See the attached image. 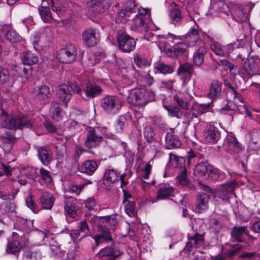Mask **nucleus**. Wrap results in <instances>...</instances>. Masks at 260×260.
<instances>
[{"label": "nucleus", "instance_id": "1", "mask_svg": "<svg viewBox=\"0 0 260 260\" xmlns=\"http://www.w3.org/2000/svg\"><path fill=\"white\" fill-rule=\"evenodd\" d=\"M169 98L178 105H167L165 102L168 99L164 100L163 107L167 110L170 116L180 119H187L189 117L190 113L187 110L189 109L190 104L187 98L181 93L171 95Z\"/></svg>", "mask_w": 260, "mask_h": 260}, {"label": "nucleus", "instance_id": "2", "mask_svg": "<svg viewBox=\"0 0 260 260\" xmlns=\"http://www.w3.org/2000/svg\"><path fill=\"white\" fill-rule=\"evenodd\" d=\"M3 111V116L2 118L1 125L6 128L11 129L30 128L32 126L31 120L24 115H8Z\"/></svg>", "mask_w": 260, "mask_h": 260}, {"label": "nucleus", "instance_id": "3", "mask_svg": "<svg viewBox=\"0 0 260 260\" xmlns=\"http://www.w3.org/2000/svg\"><path fill=\"white\" fill-rule=\"evenodd\" d=\"M153 91H146L143 88H134L130 90L127 96L128 102L139 107H144L148 103L154 100Z\"/></svg>", "mask_w": 260, "mask_h": 260}, {"label": "nucleus", "instance_id": "4", "mask_svg": "<svg viewBox=\"0 0 260 260\" xmlns=\"http://www.w3.org/2000/svg\"><path fill=\"white\" fill-rule=\"evenodd\" d=\"M94 219L99 223L98 230L100 233L99 234L93 237L96 246L99 243L104 241H109L112 240L110 232L109 229L106 228L107 224L114 225L116 221L110 216H94Z\"/></svg>", "mask_w": 260, "mask_h": 260}, {"label": "nucleus", "instance_id": "5", "mask_svg": "<svg viewBox=\"0 0 260 260\" xmlns=\"http://www.w3.org/2000/svg\"><path fill=\"white\" fill-rule=\"evenodd\" d=\"M151 22L150 10L149 9H139L138 14L134 19L133 27L134 30L140 32H146Z\"/></svg>", "mask_w": 260, "mask_h": 260}, {"label": "nucleus", "instance_id": "6", "mask_svg": "<svg viewBox=\"0 0 260 260\" xmlns=\"http://www.w3.org/2000/svg\"><path fill=\"white\" fill-rule=\"evenodd\" d=\"M100 106L103 111L109 114L117 113L122 107V102L119 97L107 95L100 101Z\"/></svg>", "mask_w": 260, "mask_h": 260}, {"label": "nucleus", "instance_id": "7", "mask_svg": "<svg viewBox=\"0 0 260 260\" xmlns=\"http://www.w3.org/2000/svg\"><path fill=\"white\" fill-rule=\"evenodd\" d=\"M204 235L196 232L192 236H188L185 246L181 251V254L188 256L193 248H198L205 244Z\"/></svg>", "mask_w": 260, "mask_h": 260}, {"label": "nucleus", "instance_id": "8", "mask_svg": "<svg viewBox=\"0 0 260 260\" xmlns=\"http://www.w3.org/2000/svg\"><path fill=\"white\" fill-rule=\"evenodd\" d=\"M76 55V47L74 45L70 44L58 51L57 57L61 62L69 63L75 60Z\"/></svg>", "mask_w": 260, "mask_h": 260}, {"label": "nucleus", "instance_id": "9", "mask_svg": "<svg viewBox=\"0 0 260 260\" xmlns=\"http://www.w3.org/2000/svg\"><path fill=\"white\" fill-rule=\"evenodd\" d=\"M241 64L244 70L247 74L252 76L258 74L260 71V58L257 56H250L244 61V59H241Z\"/></svg>", "mask_w": 260, "mask_h": 260}, {"label": "nucleus", "instance_id": "10", "mask_svg": "<svg viewBox=\"0 0 260 260\" xmlns=\"http://www.w3.org/2000/svg\"><path fill=\"white\" fill-rule=\"evenodd\" d=\"M119 47L123 52H130L136 47V41L134 39L126 34L122 33L117 37Z\"/></svg>", "mask_w": 260, "mask_h": 260}, {"label": "nucleus", "instance_id": "11", "mask_svg": "<svg viewBox=\"0 0 260 260\" xmlns=\"http://www.w3.org/2000/svg\"><path fill=\"white\" fill-rule=\"evenodd\" d=\"M51 93L48 86L46 85L36 87L33 90V98L40 104H46L49 102Z\"/></svg>", "mask_w": 260, "mask_h": 260}, {"label": "nucleus", "instance_id": "12", "mask_svg": "<svg viewBox=\"0 0 260 260\" xmlns=\"http://www.w3.org/2000/svg\"><path fill=\"white\" fill-rule=\"evenodd\" d=\"M111 0H84L86 6L95 13H103L109 6Z\"/></svg>", "mask_w": 260, "mask_h": 260}, {"label": "nucleus", "instance_id": "13", "mask_svg": "<svg viewBox=\"0 0 260 260\" xmlns=\"http://www.w3.org/2000/svg\"><path fill=\"white\" fill-rule=\"evenodd\" d=\"M248 11L242 5L235 4L233 6L232 15L235 21L238 23H242L248 19Z\"/></svg>", "mask_w": 260, "mask_h": 260}, {"label": "nucleus", "instance_id": "14", "mask_svg": "<svg viewBox=\"0 0 260 260\" xmlns=\"http://www.w3.org/2000/svg\"><path fill=\"white\" fill-rule=\"evenodd\" d=\"M121 254L120 251L107 247L102 249L96 256L98 260H115Z\"/></svg>", "mask_w": 260, "mask_h": 260}, {"label": "nucleus", "instance_id": "15", "mask_svg": "<svg viewBox=\"0 0 260 260\" xmlns=\"http://www.w3.org/2000/svg\"><path fill=\"white\" fill-rule=\"evenodd\" d=\"M237 185V182L234 180L219 186L217 190L219 197L222 200L228 199L229 194L233 192Z\"/></svg>", "mask_w": 260, "mask_h": 260}, {"label": "nucleus", "instance_id": "16", "mask_svg": "<svg viewBox=\"0 0 260 260\" xmlns=\"http://www.w3.org/2000/svg\"><path fill=\"white\" fill-rule=\"evenodd\" d=\"M210 196L205 192H200L197 197L196 211L201 213L208 209V203Z\"/></svg>", "mask_w": 260, "mask_h": 260}, {"label": "nucleus", "instance_id": "17", "mask_svg": "<svg viewBox=\"0 0 260 260\" xmlns=\"http://www.w3.org/2000/svg\"><path fill=\"white\" fill-rule=\"evenodd\" d=\"M204 136L208 143H215L220 139V133L218 128L213 125H209L204 132Z\"/></svg>", "mask_w": 260, "mask_h": 260}, {"label": "nucleus", "instance_id": "18", "mask_svg": "<svg viewBox=\"0 0 260 260\" xmlns=\"http://www.w3.org/2000/svg\"><path fill=\"white\" fill-rule=\"evenodd\" d=\"M222 85V83L217 80H214L211 83L207 97L212 102H214L221 96Z\"/></svg>", "mask_w": 260, "mask_h": 260}, {"label": "nucleus", "instance_id": "19", "mask_svg": "<svg viewBox=\"0 0 260 260\" xmlns=\"http://www.w3.org/2000/svg\"><path fill=\"white\" fill-rule=\"evenodd\" d=\"M98 131L91 129L88 132L86 140L84 142V145L88 148H91L97 146L102 139V137L98 134Z\"/></svg>", "mask_w": 260, "mask_h": 260}, {"label": "nucleus", "instance_id": "20", "mask_svg": "<svg viewBox=\"0 0 260 260\" xmlns=\"http://www.w3.org/2000/svg\"><path fill=\"white\" fill-rule=\"evenodd\" d=\"M194 73L193 66L189 62L181 64L177 70V75L184 81L190 79V77Z\"/></svg>", "mask_w": 260, "mask_h": 260}, {"label": "nucleus", "instance_id": "21", "mask_svg": "<svg viewBox=\"0 0 260 260\" xmlns=\"http://www.w3.org/2000/svg\"><path fill=\"white\" fill-rule=\"evenodd\" d=\"M246 226H235L231 231L232 241L242 243L246 241L244 235H248V232H246Z\"/></svg>", "mask_w": 260, "mask_h": 260}, {"label": "nucleus", "instance_id": "22", "mask_svg": "<svg viewBox=\"0 0 260 260\" xmlns=\"http://www.w3.org/2000/svg\"><path fill=\"white\" fill-rule=\"evenodd\" d=\"M82 90L85 92L87 98L91 99L100 95L103 92L101 87L91 82H87Z\"/></svg>", "mask_w": 260, "mask_h": 260}, {"label": "nucleus", "instance_id": "23", "mask_svg": "<svg viewBox=\"0 0 260 260\" xmlns=\"http://www.w3.org/2000/svg\"><path fill=\"white\" fill-rule=\"evenodd\" d=\"M174 189L169 184H160L158 189L156 198L157 200H164L174 196Z\"/></svg>", "mask_w": 260, "mask_h": 260}, {"label": "nucleus", "instance_id": "24", "mask_svg": "<svg viewBox=\"0 0 260 260\" xmlns=\"http://www.w3.org/2000/svg\"><path fill=\"white\" fill-rule=\"evenodd\" d=\"M82 39L88 47H93L98 43L95 31L93 29H88L84 30L82 34Z\"/></svg>", "mask_w": 260, "mask_h": 260}, {"label": "nucleus", "instance_id": "25", "mask_svg": "<svg viewBox=\"0 0 260 260\" xmlns=\"http://www.w3.org/2000/svg\"><path fill=\"white\" fill-rule=\"evenodd\" d=\"M182 15L179 6L175 2L171 3L170 8V18L172 24H178L182 19Z\"/></svg>", "mask_w": 260, "mask_h": 260}, {"label": "nucleus", "instance_id": "26", "mask_svg": "<svg viewBox=\"0 0 260 260\" xmlns=\"http://www.w3.org/2000/svg\"><path fill=\"white\" fill-rule=\"evenodd\" d=\"M43 209L50 210L54 205L55 198L53 195L47 191L42 192L39 198Z\"/></svg>", "mask_w": 260, "mask_h": 260}, {"label": "nucleus", "instance_id": "27", "mask_svg": "<svg viewBox=\"0 0 260 260\" xmlns=\"http://www.w3.org/2000/svg\"><path fill=\"white\" fill-rule=\"evenodd\" d=\"M182 143L178 136L172 133H168L166 136L165 147L168 149L178 148L181 146Z\"/></svg>", "mask_w": 260, "mask_h": 260}, {"label": "nucleus", "instance_id": "28", "mask_svg": "<svg viewBox=\"0 0 260 260\" xmlns=\"http://www.w3.org/2000/svg\"><path fill=\"white\" fill-rule=\"evenodd\" d=\"M120 176V174L116 170H107L104 175L103 183L105 185L109 186L113 182L118 181Z\"/></svg>", "mask_w": 260, "mask_h": 260}, {"label": "nucleus", "instance_id": "29", "mask_svg": "<svg viewBox=\"0 0 260 260\" xmlns=\"http://www.w3.org/2000/svg\"><path fill=\"white\" fill-rule=\"evenodd\" d=\"M64 203V208L67 214L73 218L76 217L77 216L76 212L79 208L76 205L75 201L73 199H67Z\"/></svg>", "mask_w": 260, "mask_h": 260}, {"label": "nucleus", "instance_id": "30", "mask_svg": "<svg viewBox=\"0 0 260 260\" xmlns=\"http://www.w3.org/2000/svg\"><path fill=\"white\" fill-rule=\"evenodd\" d=\"M38 157L42 164L47 166L53 156V153L51 149L46 147H41L38 149Z\"/></svg>", "mask_w": 260, "mask_h": 260}, {"label": "nucleus", "instance_id": "31", "mask_svg": "<svg viewBox=\"0 0 260 260\" xmlns=\"http://www.w3.org/2000/svg\"><path fill=\"white\" fill-rule=\"evenodd\" d=\"M57 96L60 101L67 103L72 97V94L66 84H62L58 88L56 92Z\"/></svg>", "mask_w": 260, "mask_h": 260}, {"label": "nucleus", "instance_id": "32", "mask_svg": "<svg viewBox=\"0 0 260 260\" xmlns=\"http://www.w3.org/2000/svg\"><path fill=\"white\" fill-rule=\"evenodd\" d=\"M207 48L203 45L200 47L194 53L193 56V61L194 64L197 66H201L204 62L205 55L207 53Z\"/></svg>", "mask_w": 260, "mask_h": 260}, {"label": "nucleus", "instance_id": "33", "mask_svg": "<svg viewBox=\"0 0 260 260\" xmlns=\"http://www.w3.org/2000/svg\"><path fill=\"white\" fill-rule=\"evenodd\" d=\"M50 114L53 119L60 121L62 119L63 110L60 104L56 102H52L49 110Z\"/></svg>", "mask_w": 260, "mask_h": 260}, {"label": "nucleus", "instance_id": "34", "mask_svg": "<svg viewBox=\"0 0 260 260\" xmlns=\"http://www.w3.org/2000/svg\"><path fill=\"white\" fill-rule=\"evenodd\" d=\"M136 4L134 1L129 0L124 4L123 9L118 12V15L121 17L128 16L131 13L136 12Z\"/></svg>", "mask_w": 260, "mask_h": 260}, {"label": "nucleus", "instance_id": "35", "mask_svg": "<svg viewBox=\"0 0 260 260\" xmlns=\"http://www.w3.org/2000/svg\"><path fill=\"white\" fill-rule=\"evenodd\" d=\"M98 165L94 160L85 161L79 168V170L81 173L91 175L96 170Z\"/></svg>", "mask_w": 260, "mask_h": 260}, {"label": "nucleus", "instance_id": "36", "mask_svg": "<svg viewBox=\"0 0 260 260\" xmlns=\"http://www.w3.org/2000/svg\"><path fill=\"white\" fill-rule=\"evenodd\" d=\"M181 37L184 38L188 47L193 46L200 38L199 32L198 29L192 28L184 36Z\"/></svg>", "mask_w": 260, "mask_h": 260}, {"label": "nucleus", "instance_id": "37", "mask_svg": "<svg viewBox=\"0 0 260 260\" xmlns=\"http://www.w3.org/2000/svg\"><path fill=\"white\" fill-rule=\"evenodd\" d=\"M15 139V138L12 135L0 137V146L5 153H8L11 150Z\"/></svg>", "mask_w": 260, "mask_h": 260}, {"label": "nucleus", "instance_id": "38", "mask_svg": "<svg viewBox=\"0 0 260 260\" xmlns=\"http://www.w3.org/2000/svg\"><path fill=\"white\" fill-rule=\"evenodd\" d=\"M228 148L230 151L237 153L241 149V145L232 134L226 136Z\"/></svg>", "mask_w": 260, "mask_h": 260}, {"label": "nucleus", "instance_id": "39", "mask_svg": "<svg viewBox=\"0 0 260 260\" xmlns=\"http://www.w3.org/2000/svg\"><path fill=\"white\" fill-rule=\"evenodd\" d=\"M45 1L42 0L43 5L38 8V10L43 21L45 23H48L51 21L52 17L49 8L44 3Z\"/></svg>", "mask_w": 260, "mask_h": 260}, {"label": "nucleus", "instance_id": "40", "mask_svg": "<svg viewBox=\"0 0 260 260\" xmlns=\"http://www.w3.org/2000/svg\"><path fill=\"white\" fill-rule=\"evenodd\" d=\"M154 67L155 71L162 74H171L174 71V68L170 64L165 63L163 61H157L154 63Z\"/></svg>", "mask_w": 260, "mask_h": 260}, {"label": "nucleus", "instance_id": "41", "mask_svg": "<svg viewBox=\"0 0 260 260\" xmlns=\"http://www.w3.org/2000/svg\"><path fill=\"white\" fill-rule=\"evenodd\" d=\"M21 61L24 64L31 66L38 62V57L36 54L30 51H26L23 53L21 56Z\"/></svg>", "mask_w": 260, "mask_h": 260}, {"label": "nucleus", "instance_id": "42", "mask_svg": "<svg viewBox=\"0 0 260 260\" xmlns=\"http://www.w3.org/2000/svg\"><path fill=\"white\" fill-rule=\"evenodd\" d=\"M21 174L34 181L39 176L38 169L30 166L24 167L21 171Z\"/></svg>", "mask_w": 260, "mask_h": 260}, {"label": "nucleus", "instance_id": "43", "mask_svg": "<svg viewBox=\"0 0 260 260\" xmlns=\"http://www.w3.org/2000/svg\"><path fill=\"white\" fill-rule=\"evenodd\" d=\"M188 47L187 44L184 42H181L176 44L172 49V54L178 57L182 55Z\"/></svg>", "mask_w": 260, "mask_h": 260}, {"label": "nucleus", "instance_id": "44", "mask_svg": "<svg viewBox=\"0 0 260 260\" xmlns=\"http://www.w3.org/2000/svg\"><path fill=\"white\" fill-rule=\"evenodd\" d=\"M213 102H214L211 101V102L207 104H199L196 103L194 105L195 110L197 113L200 114L209 112L212 110Z\"/></svg>", "mask_w": 260, "mask_h": 260}, {"label": "nucleus", "instance_id": "45", "mask_svg": "<svg viewBox=\"0 0 260 260\" xmlns=\"http://www.w3.org/2000/svg\"><path fill=\"white\" fill-rule=\"evenodd\" d=\"M170 160L172 162V165L176 168H181L184 166L185 159L184 157L176 155L171 152L170 154Z\"/></svg>", "mask_w": 260, "mask_h": 260}, {"label": "nucleus", "instance_id": "46", "mask_svg": "<svg viewBox=\"0 0 260 260\" xmlns=\"http://www.w3.org/2000/svg\"><path fill=\"white\" fill-rule=\"evenodd\" d=\"M48 4L50 6L52 11L55 12L58 15L64 11V8L62 7L60 0H50Z\"/></svg>", "mask_w": 260, "mask_h": 260}, {"label": "nucleus", "instance_id": "47", "mask_svg": "<svg viewBox=\"0 0 260 260\" xmlns=\"http://www.w3.org/2000/svg\"><path fill=\"white\" fill-rule=\"evenodd\" d=\"M177 180L179 183L183 186H188L190 189L194 190V187L190 183L189 181L187 178V171L185 168H184L180 175L177 177Z\"/></svg>", "mask_w": 260, "mask_h": 260}, {"label": "nucleus", "instance_id": "48", "mask_svg": "<svg viewBox=\"0 0 260 260\" xmlns=\"http://www.w3.org/2000/svg\"><path fill=\"white\" fill-rule=\"evenodd\" d=\"M210 166L204 162L198 164L194 169L195 174L201 177L204 176L206 173H208Z\"/></svg>", "mask_w": 260, "mask_h": 260}, {"label": "nucleus", "instance_id": "49", "mask_svg": "<svg viewBox=\"0 0 260 260\" xmlns=\"http://www.w3.org/2000/svg\"><path fill=\"white\" fill-rule=\"evenodd\" d=\"M86 208L89 211H98L100 210V205L96 203L95 199L91 197L84 202Z\"/></svg>", "mask_w": 260, "mask_h": 260}, {"label": "nucleus", "instance_id": "50", "mask_svg": "<svg viewBox=\"0 0 260 260\" xmlns=\"http://www.w3.org/2000/svg\"><path fill=\"white\" fill-rule=\"evenodd\" d=\"M5 38L12 43H17L22 39L19 35L14 30H10L5 34Z\"/></svg>", "mask_w": 260, "mask_h": 260}, {"label": "nucleus", "instance_id": "51", "mask_svg": "<svg viewBox=\"0 0 260 260\" xmlns=\"http://www.w3.org/2000/svg\"><path fill=\"white\" fill-rule=\"evenodd\" d=\"M10 78L8 70L0 66V85H3L9 81Z\"/></svg>", "mask_w": 260, "mask_h": 260}, {"label": "nucleus", "instance_id": "52", "mask_svg": "<svg viewBox=\"0 0 260 260\" xmlns=\"http://www.w3.org/2000/svg\"><path fill=\"white\" fill-rule=\"evenodd\" d=\"M126 213L129 217H134L135 215V204L133 201H126L123 203Z\"/></svg>", "mask_w": 260, "mask_h": 260}, {"label": "nucleus", "instance_id": "53", "mask_svg": "<svg viewBox=\"0 0 260 260\" xmlns=\"http://www.w3.org/2000/svg\"><path fill=\"white\" fill-rule=\"evenodd\" d=\"M20 244L17 240L8 242L6 251L8 253H15L20 250Z\"/></svg>", "mask_w": 260, "mask_h": 260}, {"label": "nucleus", "instance_id": "54", "mask_svg": "<svg viewBox=\"0 0 260 260\" xmlns=\"http://www.w3.org/2000/svg\"><path fill=\"white\" fill-rule=\"evenodd\" d=\"M78 228L79 231L82 235L81 236V238L87 236L90 233V230L87 224V221L85 220L81 221L79 222Z\"/></svg>", "mask_w": 260, "mask_h": 260}, {"label": "nucleus", "instance_id": "55", "mask_svg": "<svg viewBox=\"0 0 260 260\" xmlns=\"http://www.w3.org/2000/svg\"><path fill=\"white\" fill-rule=\"evenodd\" d=\"M134 60L136 65L139 67L149 65V61L147 59L137 53L134 55Z\"/></svg>", "mask_w": 260, "mask_h": 260}, {"label": "nucleus", "instance_id": "56", "mask_svg": "<svg viewBox=\"0 0 260 260\" xmlns=\"http://www.w3.org/2000/svg\"><path fill=\"white\" fill-rule=\"evenodd\" d=\"M32 198L33 196L30 193L26 198V204L27 207L29 208L32 212L37 213L38 210L36 209V204Z\"/></svg>", "mask_w": 260, "mask_h": 260}, {"label": "nucleus", "instance_id": "57", "mask_svg": "<svg viewBox=\"0 0 260 260\" xmlns=\"http://www.w3.org/2000/svg\"><path fill=\"white\" fill-rule=\"evenodd\" d=\"M39 173L41 179L46 183H50L52 181V178L50 175L49 172L43 168L40 170Z\"/></svg>", "mask_w": 260, "mask_h": 260}, {"label": "nucleus", "instance_id": "58", "mask_svg": "<svg viewBox=\"0 0 260 260\" xmlns=\"http://www.w3.org/2000/svg\"><path fill=\"white\" fill-rule=\"evenodd\" d=\"M208 174L211 179L214 180L219 179L221 175L218 169L215 168L212 166L209 167Z\"/></svg>", "mask_w": 260, "mask_h": 260}, {"label": "nucleus", "instance_id": "59", "mask_svg": "<svg viewBox=\"0 0 260 260\" xmlns=\"http://www.w3.org/2000/svg\"><path fill=\"white\" fill-rule=\"evenodd\" d=\"M259 256V254L256 252H245L241 254L239 257L245 260H255Z\"/></svg>", "mask_w": 260, "mask_h": 260}, {"label": "nucleus", "instance_id": "60", "mask_svg": "<svg viewBox=\"0 0 260 260\" xmlns=\"http://www.w3.org/2000/svg\"><path fill=\"white\" fill-rule=\"evenodd\" d=\"M67 85L69 86V88H70L71 90L74 93L80 94L82 91L80 84L76 81L69 82Z\"/></svg>", "mask_w": 260, "mask_h": 260}, {"label": "nucleus", "instance_id": "61", "mask_svg": "<svg viewBox=\"0 0 260 260\" xmlns=\"http://www.w3.org/2000/svg\"><path fill=\"white\" fill-rule=\"evenodd\" d=\"M144 135L147 141L150 142L152 140L154 134L150 126H147L145 128Z\"/></svg>", "mask_w": 260, "mask_h": 260}, {"label": "nucleus", "instance_id": "62", "mask_svg": "<svg viewBox=\"0 0 260 260\" xmlns=\"http://www.w3.org/2000/svg\"><path fill=\"white\" fill-rule=\"evenodd\" d=\"M50 250L51 254L54 256L61 257L64 254V252L61 250L59 246L51 245Z\"/></svg>", "mask_w": 260, "mask_h": 260}, {"label": "nucleus", "instance_id": "63", "mask_svg": "<svg viewBox=\"0 0 260 260\" xmlns=\"http://www.w3.org/2000/svg\"><path fill=\"white\" fill-rule=\"evenodd\" d=\"M211 49L217 55L223 56L224 54V51L217 44H212Z\"/></svg>", "mask_w": 260, "mask_h": 260}, {"label": "nucleus", "instance_id": "64", "mask_svg": "<svg viewBox=\"0 0 260 260\" xmlns=\"http://www.w3.org/2000/svg\"><path fill=\"white\" fill-rule=\"evenodd\" d=\"M232 247L233 249H230L228 251V254L230 256H233L242 249V246L238 244L233 245Z\"/></svg>", "mask_w": 260, "mask_h": 260}]
</instances>
